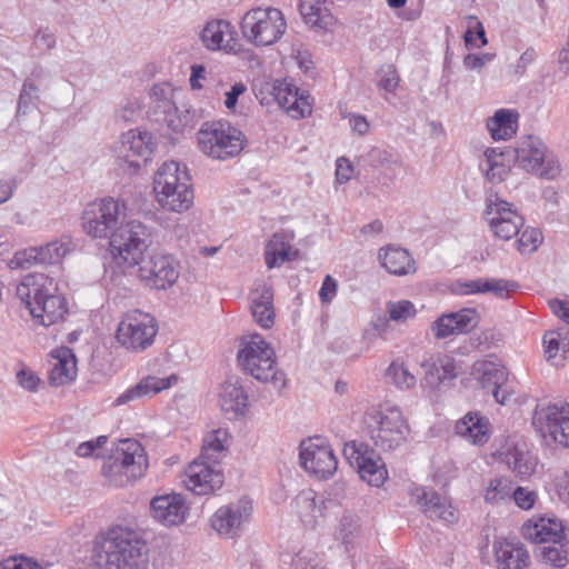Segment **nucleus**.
I'll use <instances>...</instances> for the list:
<instances>
[{
    "label": "nucleus",
    "mask_w": 569,
    "mask_h": 569,
    "mask_svg": "<svg viewBox=\"0 0 569 569\" xmlns=\"http://www.w3.org/2000/svg\"><path fill=\"white\" fill-rule=\"evenodd\" d=\"M16 378L18 385L29 392H36L41 382L38 375L28 368L20 369Z\"/></svg>",
    "instance_id": "59"
},
{
    "label": "nucleus",
    "mask_w": 569,
    "mask_h": 569,
    "mask_svg": "<svg viewBox=\"0 0 569 569\" xmlns=\"http://www.w3.org/2000/svg\"><path fill=\"white\" fill-rule=\"evenodd\" d=\"M417 502L430 519H439L447 523H453L458 520L457 510L448 499L432 489H422L417 495Z\"/></svg>",
    "instance_id": "28"
},
{
    "label": "nucleus",
    "mask_w": 569,
    "mask_h": 569,
    "mask_svg": "<svg viewBox=\"0 0 569 569\" xmlns=\"http://www.w3.org/2000/svg\"><path fill=\"white\" fill-rule=\"evenodd\" d=\"M178 377L176 375H171L167 378L148 376L140 380L136 386L127 389L123 393H121L117 398L116 405L121 406L130 401L140 399L144 396L157 395L162 390H166L171 386L176 385Z\"/></svg>",
    "instance_id": "31"
},
{
    "label": "nucleus",
    "mask_w": 569,
    "mask_h": 569,
    "mask_svg": "<svg viewBox=\"0 0 569 569\" xmlns=\"http://www.w3.org/2000/svg\"><path fill=\"white\" fill-rule=\"evenodd\" d=\"M512 153L518 167L527 172L549 180L560 174L559 161L536 136L521 137Z\"/></svg>",
    "instance_id": "8"
},
{
    "label": "nucleus",
    "mask_w": 569,
    "mask_h": 569,
    "mask_svg": "<svg viewBox=\"0 0 569 569\" xmlns=\"http://www.w3.org/2000/svg\"><path fill=\"white\" fill-rule=\"evenodd\" d=\"M54 360L49 375L52 386H64L77 377V360L73 351L68 347L57 348L51 353Z\"/></svg>",
    "instance_id": "29"
},
{
    "label": "nucleus",
    "mask_w": 569,
    "mask_h": 569,
    "mask_svg": "<svg viewBox=\"0 0 569 569\" xmlns=\"http://www.w3.org/2000/svg\"><path fill=\"white\" fill-rule=\"evenodd\" d=\"M518 113L509 109H499L487 120V128L493 140L510 139L517 132Z\"/></svg>",
    "instance_id": "37"
},
{
    "label": "nucleus",
    "mask_w": 569,
    "mask_h": 569,
    "mask_svg": "<svg viewBox=\"0 0 569 569\" xmlns=\"http://www.w3.org/2000/svg\"><path fill=\"white\" fill-rule=\"evenodd\" d=\"M480 321V316L475 308H463L456 312L443 313L431 325V330L437 339L449 336L463 335L475 329Z\"/></svg>",
    "instance_id": "20"
},
{
    "label": "nucleus",
    "mask_w": 569,
    "mask_h": 569,
    "mask_svg": "<svg viewBox=\"0 0 569 569\" xmlns=\"http://www.w3.org/2000/svg\"><path fill=\"white\" fill-rule=\"evenodd\" d=\"M471 375L498 403H507L511 395L502 390L500 396V390L508 380V372L503 365L492 360H478L472 366Z\"/></svg>",
    "instance_id": "19"
},
{
    "label": "nucleus",
    "mask_w": 569,
    "mask_h": 569,
    "mask_svg": "<svg viewBox=\"0 0 569 569\" xmlns=\"http://www.w3.org/2000/svg\"><path fill=\"white\" fill-rule=\"evenodd\" d=\"M53 278L44 273H29L17 284L16 295L39 323L49 327L62 320L68 311L66 299L57 293Z\"/></svg>",
    "instance_id": "1"
},
{
    "label": "nucleus",
    "mask_w": 569,
    "mask_h": 569,
    "mask_svg": "<svg viewBox=\"0 0 569 569\" xmlns=\"http://www.w3.org/2000/svg\"><path fill=\"white\" fill-rule=\"evenodd\" d=\"M107 440V436H99L94 440L84 441L78 446L76 453L83 458L90 457L98 448H101Z\"/></svg>",
    "instance_id": "63"
},
{
    "label": "nucleus",
    "mask_w": 569,
    "mask_h": 569,
    "mask_svg": "<svg viewBox=\"0 0 569 569\" xmlns=\"http://www.w3.org/2000/svg\"><path fill=\"white\" fill-rule=\"evenodd\" d=\"M233 27L226 20H211L201 31L203 46L209 50H218L223 46L226 37L232 39Z\"/></svg>",
    "instance_id": "41"
},
{
    "label": "nucleus",
    "mask_w": 569,
    "mask_h": 569,
    "mask_svg": "<svg viewBox=\"0 0 569 569\" xmlns=\"http://www.w3.org/2000/svg\"><path fill=\"white\" fill-rule=\"evenodd\" d=\"M252 509V501L242 497L236 502L220 507L210 519L211 527L220 536L234 538L250 521Z\"/></svg>",
    "instance_id": "14"
},
{
    "label": "nucleus",
    "mask_w": 569,
    "mask_h": 569,
    "mask_svg": "<svg viewBox=\"0 0 569 569\" xmlns=\"http://www.w3.org/2000/svg\"><path fill=\"white\" fill-rule=\"evenodd\" d=\"M516 287V283L505 279H485L482 288L483 293L491 292L497 298L505 299Z\"/></svg>",
    "instance_id": "55"
},
{
    "label": "nucleus",
    "mask_w": 569,
    "mask_h": 569,
    "mask_svg": "<svg viewBox=\"0 0 569 569\" xmlns=\"http://www.w3.org/2000/svg\"><path fill=\"white\" fill-rule=\"evenodd\" d=\"M497 455L520 479L529 478L538 465L536 456L528 450L525 442H513L506 449L498 450Z\"/></svg>",
    "instance_id": "23"
},
{
    "label": "nucleus",
    "mask_w": 569,
    "mask_h": 569,
    "mask_svg": "<svg viewBox=\"0 0 569 569\" xmlns=\"http://www.w3.org/2000/svg\"><path fill=\"white\" fill-rule=\"evenodd\" d=\"M421 367L425 369L428 385L436 386L441 382L440 369L437 366V362L432 360V358L426 359L421 362Z\"/></svg>",
    "instance_id": "64"
},
{
    "label": "nucleus",
    "mask_w": 569,
    "mask_h": 569,
    "mask_svg": "<svg viewBox=\"0 0 569 569\" xmlns=\"http://www.w3.org/2000/svg\"><path fill=\"white\" fill-rule=\"evenodd\" d=\"M250 312L254 322L262 329H270L274 325L273 289L262 282L250 292Z\"/></svg>",
    "instance_id": "24"
},
{
    "label": "nucleus",
    "mask_w": 569,
    "mask_h": 569,
    "mask_svg": "<svg viewBox=\"0 0 569 569\" xmlns=\"http://www.w3.org/2000/svg\"><path fill=\"white\" fill-rule=\"evenodd\" d=\"M241 346L238 352L241 369L258 381L271 382L281 390L286 386V375L277 369L272 347L259 333L242 338Z\"/></svg>",
    "instance_id": "4"
},
{
    "label": "nucleus",
    "mask_w": 569,
    "mask_h": 569,
    "mask_svg": "<svg viewBox=\"0 0 569 569\" xmlns=\"http://www.w3.org/2000/svg\"><path fill=\"white\" fill-rule=\"evenodd\" d=\"M511 498L515 500L516 505L519 508L523 510H529L533 507L537 499V495L535 491L528 490L527 488L517 487L512 491Z\"/></svg>",
    "instance_id": "60"
},
{
    "label": "nucleus",
    "mask_w": 569,
    "mask_h": 569,
    "mask_svg": "<svg viewBox=\"0 0 569 569\" xmlns=\"http://www.w3.org/2000/svg\"><path fill=\"white\" fill-rule=\"evenodd\" d=\"M40 252V266H58L63 258L76 249V243L70 236L63 234L46 244L38 246Z\"/></svg>",
    "instance_id": "38"
},
{
    "label": "nucleus",
    "mask_w": 569,
    "mask_h": 569,
    "mask_svg": "<svg viewBox=\"0 0 569 569\" xmlns=\"http://www.w3.org/2000/svg\"><path fill=\"white\" fill-rule=\"evenodd\" d=\"M389 319L396 322H403L416 315V308L409 300L389 301L386 305Z\"/></svg>",
    "instance_id": "50"
},
{
    "label": "nucleus",
    "mask_w": 569,
    "mask_h": 569,
    "mask_svg": "<svg viewBox=\"0 0 569 569\" xmlns=\"http://www.w3.org/2000/svg\"><path fill=\"white\" fill-rule=\"evenodd\" d=\"M361 536V526L359 519L350 513H345L338 525L337 539L349 550L355 546Z\"/></svg>",
    "instance_id": "45"
},
{
    "label": "nucleus",
    "mask_w": 569,
    "mask_h": 569,
    "mask_svg": "<svg viewBox=\"0 0 569 569\" xmlns=\"http://www.w3.org/2000/svg\"><path fill=\"white\" fill-rule=\"evenodd\" d=\"M126 204L113 198L88 204L82 213L84 232L92 238L110 239L111 233L126 218Z\"/></svg>",
    "instance_id": "10"
},
{
    "label": "nucleus",
    "mask_w": 569,
    "mask_h": 569,
    "mask_svg": "<svg viewBox=\"0 0 569 569\" xmlns=\"http://www.w3.org/2000/svg\"><path fill=\"white\" fill-rule=\"evenodd\" d=\"M290 246L282 234H273L266 246L264 260L269 269L289 260Z\"/></svg>",
    "instance_id": "46"
},
{
    "label": "nucleus",
    "mask_w": 569,
    "mask_h": 569,
    "mask_svg": "<svg viewBox=\"0 0 569 569\" xmlns=\"http://www.w3.org/2000/svg\"><path fill=\"white\" fill-rule=\"evenodd\" d=\"M274 83L276 80L272 79H261L253 83L256 98L262 106H270L272 103L270 90H276L277 87H274Z\"/></svg>",
    "instance_id": "57"
},
{
    "label": "nucleus",
    "mask_w": 569,
    "mask_h": 569,
    "mask_svg": "<svg viewBox=\"0 0 569 569\" xmlns=\"http://www.w3.org/2000/svg\"><path fill=\"white\" fill-rule=\"evenodd\" d=\"M343 455L357 468L360 478L368 485L380 487L388 478V471L378 453L367 445L352 441L346 443Z\"/></svg>",
    "instance_id": "12"
},
{
    "label": "nucleus",
    "mask_w": 569,
    "mask_h": 569,
    "mask_svg": "<svg viewBox=\"0 0 569 569\" xmlns=\"http://www.w3.org/2000/svg\"><path fill=\"white\" fill-rule=\"evenodd\" d=\"M541 242V232L536 228L528 227L521 232L520 238L517 240V249L521 253H531L539 248Z\"/></svg>",
    "instance_id": "51"
},
{
    "label": "nucleus",
    "mask_w": 569,
    "mask_h": 569,
    "mask_svg": "<svg viewBox=\"0 0 569 569\" xmlns=\"http://www.w3.org/2000/svg\"><path fill=\"white\" fill-rule=\"evenodd\" d=\"M331 6V0H300L299 11L306 24L315 31L329 32L337 22Z\"/></svg>",
    "instance_id": "25"
},
{
    "label": "nucleus",
    "mask_w": 569,
    "mask_h": 569,
    "mask_svg": "<svg viewBox=\"0 0 569 569\" xmlns=\"http://www.w3.org/2000/svg\"><path fill=\"white\" fill-rule=\"evenodd\" d=\"M510 151H499L489 148L485 151V160L480 163L481 170L492 183L501 182L509 173Z\"/></svg>",
    "instance_id": "36"
},
{
    "label": "nucleus",
    "mask_w": 569,
    "mask_h": 569,
    "mask_svg": "<svg viewBox=\"0 0 569 569\" xmlns=\"http://www.w3.org/2000/svg\"><path fill=\"white\" fill-rule=\"evenodd\" d=\"M189 180L184 167L181 168L180 164L174 161L164 162L156 172L153 191L154 193H163V190H168L173 184L189 182Z\"/></svg>",
    "instance_id": "39"
},
{
    "label": "nucleus",
    "mask_w": 569,
    "mask_h": 569,
    "mask_svg": "<svg viewBox=\"0 0 569 569\" xmlns=\"http://www.w3.org/2000/svg\"><path fill=\"white\" fill-rule=\"evenodd\" d=\"M363 423L373 445L382 451H393L405 445L410 427L396 406L370 408L363 416Z\"/></svg>",
    "instance_id": "3"
},
{
    "label": "nucleus",
    "mask_w": 569,
    "mask_h": 569,
    "mask_svg": "<svg viewBox=\"0 0 569 569\" xmlns=\"http://www.w3.org/2000/svg\"><path fill=\"white\" fill-rule=\"evenodd\" d=\"M532 426L547 446L569 448V403L537 406Z\"/></svg>",
    "instance_id": "9"
},
{
    "label": "nucleus",
    "mask_w": 569,
    "mask_h": 569,
    "mask_svg": "<svg viewBox=\"0 0 569 569\" xmlns=\"http://www.w3.org/2000/svg\"><path fill=\"white\" fill-rule=\"evenodd\" d=\"M523 538L533 543H559L565 538V528L557 518H532L521 527Z\"/></svg>",
    "instance_id": "22"
},
{
    "label": "nucleus",
    "mask_w": 569,
    "mask_h": 569,
    "mask_svg": "<svg viewBox=\"0 0 569 569\" xmlns=\"http://www.w3.org/2000/svg\"><path fill=\"white\" fill-rule=\"evenodd\" d=\"M513 490L515 489L512 488V483L509 479H493L490 481L486 490L485 499L490 503H497L507 498H511Z\"/></svg>",
    "instance_id": "49"
},
{
    "label": "nucleus",
    "mask_w": 569,
    "mask_h": 569,
    "mask_svg": "<svg viewBox=\"0 0 569 569\" xmlns=\"http://www.w3.org/2000/svg\"><path fill=\"white\" fill-rule=\"evenodd\" d=\"M102 550L106 569H148V548L141 533L132 528L116 526L104 538Z\"/></svg>",
    "instance_id": "2"
},
{
    "label": "nucleus",
    "mask_w": 569,
    "mask_h": 569,
    "mask_svg": "<svg viewBox=\"0 0 569 569\" xmlns=\"http://www.w3.org/2000/svg\"><path fill=\"white\" fill-rule=\"evenodd\" d=\"M224 476L218 468V463L194 459L184 471L182 483L194 495H210L223 486Z\"/></svg>",
    "instance_id": "15"
},
{
    "label": "nucleus",
    "mask_w": 569,
    "mask_h": 569,
    "mask_svg": "<svg viewBox=\"0 0 569 569\" xmlns=\"http://www.w3.org/2000/svg\"><path fill=\"white\" fill-rule=\"evenodd\" d=\"M150 509L152 517L168 527L183 523L189 511L186 500L178 493L154 497Z\"/></svg>",
    "instance_id": "21"
},
{
    "label": "nucleus",
    "mask_w": 569,
    "mask_h": 569,
    "mask_svg": "<svg viewBox=\"0 0 569 569\" xmlns=\"http://www.w3.org/2000/svg\"><path fill=\"white\" fill-rule=\"evenodd\" d=\"M542 341L545 346V353L548 360L556 358L559 351H562L563 353L567 352L569 347V343L561 338L558 331L546 332Z\"/></svg>",
    "instance_id": "54"
},
{
    "label": "nucleus",
    "mask_w": 569,
    "mask_h": 569,
    "mask_svg": "<svg viewBox=\"0 0 569 569\" xmlns=\"http://www.w3.org/2000/svg\"><path fill=\"white\" fill-rule=\"evenodd\" d=\"M299 458L302 468L320 479H328L338 468L332 448L322 438L302 441Z\"/></svg>",
    "instance_id": "13"
},
{
    "label": "nucleus",
    "mask_w": 569,
    "mask_h": 569,
    "mask_svg": "<svg viewBox=\"0 0 569 569\" xmlns=\"http://www.w3.org/2000/svg\"><path fill=\"white\" fill-rule=\"evenodd\" d=\"M486 216L493 234L505 241L518 236L525 223V219L511 203L498 198L487 204Z\"/></svg>",
    "instance_id": "17"
},
{
    "label": "nucleus",
    "mask_w": 569,
    "mask_h": 569,
    "mask_svg": "<svg viewBox=\"0 0 569 569\" xmlns=\"http://www.w3.org/2000/svg\"><path fill=\"white\" fill-rule=\"evenodd\" d=\"M386 378L400 390H409L417 383L415 375H412L402 360H393L386 370Z\"/></svg>",
    "instance_id": "44"
},
{
    "label": "nucleus",
    "mask_w": 569,
    "mask_h": 569,
    "mask_svg": "<svg viewBox=\"0 0 569 569\" xmlns=\"http://www.w3.org/2000/svg\"><path fill=\"white\" fill-rule=\"evenodd\" d=\"M124 463L131 477L141 478L148 469V457L138 440L122 439L112 453Z\"/></svg>",
    "instance_id": "26"
},
{
    "label": "nucleus",
    "mask_w": 569,
    "mask_h": 569,
    "mask_svg": "<svg viewBox=\"0 0 569 569\" xmlns=\"http://www.w3.org/2000/svg\"><path fill=\"white\" fill-rule=\"evenodd\" d=\"M156 198L163 209L181 212L191 206L193 191L189 182H180L163 190V193H156Z\"/></svg>",
    "instance_id": "35"
},
{
    "label": "nucleus",
    "mask_w": 569,
    "mask_h": 569,
    "mask_svg": "<svg viewBox=\"0 0 569 569\" xmlns=\"http://www.w3.org/2000/svg\"><path fill=\"white\" fill-rule=\"evenodd\" d=\"M150 243V231L139 220L126 218L110 236L109 246L112 257L118 262L130 267L142 261L144 251Z\"/></svg>",
    "instance_id": "6"
},
{
    "label": "nucleus",
    "mask_w": 569,
    "mask_h": 569,
    "mask_svg": "<svg viewBox=\"0 0 569 569\" xmlns=\"http://www.w3.org/2000/svg\"><path fill=\"white\" fill-rule=\"evenodd\" d=\"M34 264L40 266V252L38 247H29L19 250L11 259L12 268L29 269Z\"/></svg>",
    "instance_id": "52"
},
{
    "label": "nucleus",
    "mask_w": 569,
    "mask_h": 569,
    "mask_svg": "<svg viewBox=\"0 0 569 569\" xmlns=\"http://www.w3.org/2000/svg\"><path fill=\"white\" fill-rule=\"evenodd\" d=\"M228 432L226 429L210 431L203 439V445L199 458L219 463L221 453L226 450Z\"/></svg>",
    "instance_id": "42"
},
{
    "label": "nucleus",
    "mask_w": 569,
    "mask_h": 569,
    "mask_svg": "<svg viewBox=\"0 0 569 569\" xmlns=\"http://www.w3.org/2000/svg\"><path fill=\"white\" fill-rule=\"evenodd\" d=\"M368 162L371 167L381 169L382 174L389 181H393L396 179L399 169L402 167V162L398 156H395L392 152L381 148H372L368 152Z\"/></svg>",
    "instance_id": "40"
},
{
    "label": "nucleus",
    "mask_w": 569,
    "mask_h": 569,
    "mask_svg": "<svg viewBox=\"0 0 569 569\" xmlns=\"http://www.w3.org/2000/svg\"><path fill=\"white\" fill-rule=\"evenodd\" d=\"M338 283L331 276H326L319 290V298L322 303H330L337 295Z\"/></svg>",
    "instance_id": "62"
},
{
    "label": "nucleus",
    "mask_w": 569,
    "mask_h": 569,
    "mask_svg": "<svg viewBox=\"0 0 569 569\" xmlns=\"http://www.w3.org/2000/svg\"><path fill=\"white\" fill-rule=\"evenodd\" d=\"M141 262L139 276L149 288L166 290L179 278V271L171 256L153 253Z\"/></svg>",
    "instance_id": "18"
},
{
    "label": "nucleus",
    "mask_w": 569,
    "mask_h": 569,
    "mask_svg": "<svg viewBox=\"0 0 569 569\" xmlns=\"http://www.w3.org/2000/svg\"><path fill=\"white\" fill-rule=\"evenodd\" d=\"M382 267L391 274L406 276L416 271V262L408 250L400 247H386L379 251Z\"/></svg>",
    "instance_id": "33"
},
{
    "label": "nucleus",
    "mask_w": 569,
    "mask_h": 569,
    "mask_svg": "<svg viewBox=\"0 0 569 569\" xmlns=\"http://www.w3.org/2000/svg\"><path fill=\"white\" fill-rule=\"evenodd\" d=\"M219 405L229 419H234L246 413L248 395L238 379L230 378L222 383Z\"/></svg>",
    "instance_id": "27"
},
{
    "label": "nucleus",
    "mask_w": 569,
    "mask_h": 569,
    "mask_svg": "<svg viewBox=\"0 0 569 569\" xmlns=\"http://www.w3.org/2000/svg\"><path fill=\"white\" fill-rule=\"evenodd\" d=\"M377 77H378V87L380 89L385 90L386 92H390V93L395 92L399 86L400 78H399L398 71L391 64L382 66L377 71Z\"/></svg>",
    "instance_id": "53"
},
{
    "label": "nucleus",
    "mask_w": 569,
    "mask_h": 569,
    "mask_svg": "<svg viewBox=\"0 0 569 569\" xmlns=\"http://www.w3.org/2000/svg\"><path fill=\"white\" fill-rule=\"evenodd\" d=\"M102 475L110 485L118 488L126 487L138 479L137 477H131L124 463L113 455L103 462Z\"/></svg>",
    "instance_id": "43"
},
{
    "label": "nucleus",
    "mask_w": 569,
    "mask_h": 569,
    "mask_svg": "<svg viewBox=\"0 0 569 569\" xmlns=\"http://www.w3.org/2000/svg\"><path fill=\"white\" fill-rule=\"evenodd\" d=\"M298 88L284 80L282 89L278 90V106L291 116L295 103H297Z\"/></svg>",
    "instance_id": "56"
},
{
    "label": "nucleus",
    "mask_w": 569,
    "mask_h": 569,
    "mask_svg": "<svg viewBox=\"0 0 569 569\" xmlns=\"http://www.w3.org/2000/svg\"><path fill=\"white\" fill-rule=\"evenodd\" d=\"M158 332L156 319L140 310L128 311L117 329V339L124 348L140 352L149 348Z\"/></svg>",
    "instance_id": "11"
},
{
    "label": "nucleus",
    "mask_w": 569,
    "mask_h": 569,
    "mask_svg": "<svg viewBox=\"0 0 569 569\" xmlns=\"http://www.w3.org/2000/svg\"><path fill=\"white\" fill-rule=\"evenodd\" d=\"M0 569H43L37 561L24 556L9 557L0 562Z\"/></svg>",
    "instance_id": "58"
},
{
    "label": "nucleus",
    "mask_w": 569,
    "mask_h": 569,
    "mask_svg": "<svg viewBox=\"0 0 569 569\" xmlns=\"http://www.w3.org/2000/svg\"><path fill=\"white\" fill-rule=\"evenodd\" d=\"M199 149L208 157L227 160L243 149L242 133L224 121L202 123L197 132Z\"/></svg>",
    "instance_id": "7"
},
{
    "label": "nucleus",
    "mask_w": 569,
    "mask_h": 569,
    "mask_svg": "<svg viewBox=\"0 0 569 569\" xmlns=\"http://www.w3.org/2000/svg\"><path fill=\"white\" fill-rule=\"evenodd\" d=\"M495 557L498 569H527L530 561L523 546L510 541L495 545Z\"/></svg>",
    "instance_id": "34"
},
{
    "label": "nucleus",
    "mask_w": 569,
    "mask_h": 569,
    "mask_svg": "<svg viewBox=\"0 0 569 569\" xmlns=\"http://www.w3.org/2000/svg\"><path fill=\"white\" fill-rule=\"evenodd\" d=\"M456 433L472 445H483L489 440V420L478 412H469L457 421Z\"/></svg>",
    "instance_id": "32"
},
{
    "label": "nucleus",
    "mask_w": 569,
    "mask_h": 569,
    "mask_svg": "<svg viewBox=\"0 0 569 569\" xmlns=\"http://www.w3.org/2000/svg\"><path fill=\"white\" fill-rule=\"evenodd\" d=\"M243 38L256 47L271 46L283 36L287 23L283 13L272 7L252 8L240 22Z\"/></svg>",
    "instance_id": "5"
},
{
    "label": "nucleus",
    "mask_w": 569,
    "mask_h": 569,
    "mask_svg": "<svg viewBox=\"0 0 569 569\" xmlns=\"http://www.w3.org/2000/svg\"><path fill=\"white\" fill-rule=\"evenodd\" d=\"M39 89L33 81L26 79L23 81L17 107V117L26 116L37 109L39 102Z\"/></svg>",
    "instance_id": "47"
},
{
    "label": "nucleus",
    "mask_w": 569,
    "mask_h": 569,
    "mask_svg": "<svg viewBox=\"0 0 569 569\" xmlns=\"http://www.w3.org/2000/svg\"><path fill=\"white\" fill-rule=\"evenodd\" d=\"M293 507L301 522L309 528H315L325 516V500L317 497L311 489L299 492L293 500Z\"/></svg>",
    "instance_id": "30"
},
{
    "label": "nucleus",
    "mask_w": 569,
    "mask_h": 569,
    "mask_svg": "<svg viewBox=\"0 0 569 569\" xmlns=\"http://www.w3.org/2000/svg\"><path fill=\"white\" fill-rule=\"evenodd\" d=\"M540 557L543 562L556 568H563L569 562V551L561 541L557 545L541 547Z\"/></svg>",
    "instance_id": "48"
},
{
    "label": "nucleus",
    "mask_w": 569,
    "mask_h": 569,
    "mask_svg": "<svg viewBox=\"0 0 569 569\" xmlns=\"http://www.w3.org/2000/svg\"><path fill=\"white\" fill-rule=\"evenodd\" d=\"M152 151L151 134L133 129L122 133L113 147L116 159L134 170L140 168V160L146 162L149 159Z\"/></svg>",
    "instance_id": "16"
},
{
    "label": "nucleus",
    "mask_w": 569,
    "mask_h": 569,
    "mask_svg": "<svg viewBox=\"0 0 569 569\" xmlns=\"http://www.w3.org/2000/svg\"><path fill=\"white\" fill-rule=\"evenodd\" d=\"M141 113V106L137 99L126 100L118 110V116L126 122H133Z\"/></svg>",
    "instance_id": "61"
}]
</instances>
